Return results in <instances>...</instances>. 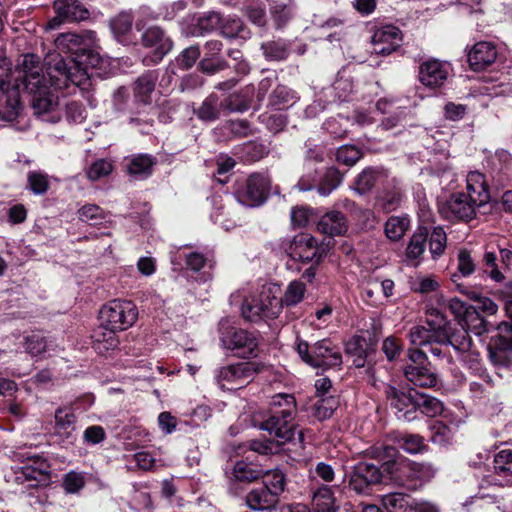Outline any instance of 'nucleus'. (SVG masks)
<instances>
[{
  "instance_id": "obj_22",
  "label": "nucleus",
  "mask_w": 512,
  "mask_h": 512,
  "mask_svg": "<svg viewBox=\"0 0 512 512\" xmlns=\"http://www.w3.org/2000/svg\"><path fill=\"white\" fill-rule=\"evenodd\" d=\"M48 475V465L40 457L33 460V464L25 465L17 472L16 481L24 485L27 482L28 488L38 487Z\"/></svg>"
},
{
  "instance_id": "obj_55",
  "label": "nucleus",
  "mask_w": 512,
  "mask_h": 512,
  "mask_svg": "<svg viewBox=\"0 0 512 512\" xmlns=\"http://www.w3.org/2000/svg\"><path fill=\"white\" fill-rule=\"evenodd\" d=\"M24 348L32 357H37L46 351L47 341L44 336L33 333L24 338Z\"/></svg>"
},
{
  "instance_id": "obj_2",
  "label": "nucleus",
  "mask_w": 512,
  "mask_h": 512,
  "mask_svg": "<svg viewBox=\"0 0 512 512\" xmlns=\"http://www.w3.org/2000/svg\"><path fill=\"white\" fill-rule=\"evenodd\" d=\"M280 288L276 285L263 286L258 295L246 299L242 305V315L249 321L262 318H276L282 311L279 299Z\"/></svg>"
},
{
  "instance_id": "obj_23",
  "label": "nucleus",
  "mask_w": 512,
  "mask_h": 512,
  "mask_svg": "<svg viewBox=\"0 0 512 512\" xmlns=\"http://www.w3.org/2000/svg\"><path fill=\"white\" fill-rule=\"evenodd\" d=\"M317 230L328 236L344 235L348 230V221L342 212L331 210L321 216Z\"/></svg>"
},
{
  "instance_id": "obj_19",
  "label": "nucleus",
  "mask_w": 512,
  "mask_h": 512,
  "mask_svg": "<svg viewBox=\"0 0 512 512\" xmlns=\"http://www.w3.org/2000/svg\"><path fill=\"white\" fill-rule=\"evenodd\" d=\"M496 46L491 42L476 43L468 53V62L472 70L482 71L493 64L497 58Z\"/></svg>"
},
{
  "instance_id": "obj_20",
  "label": "nucleus",
  "mask_w": 512,
  "mask_h": 512,
  "mask_svg": "<svg viewBox=\"0 0 512 512\" xmlns=\"http://www.w3.org/2000/svg\"><path fill=\"white\" fill-rule=\"evenodd\" d=\"M55 435L65 444H72L75 439L76 416L72 409L64 407L55 411Z\"/></svg>"
},
{
  "instance_id": "obj_35",
  "label": "nucleus",
  "mask_w": 512,
  "mask_h": 512,
  "mask_svg": "<svg viewBox=\"0 0 512 512\" xmlns=\"http://www.w3.org/2000/svg\"><path fill=\"white\" fill-rule=\"evenodd\" d=\"M155 163L151 155L139 154L129 161L127 171L130 175L146 178L151 175Z\"/></svg>"
},
{
  "instance_id": "obj_12",
  "label": "nucleus",
  "mask_w": 512,
  "mask_h": 512,
  "mask_svg": "<svg viewBox=\"0 0 512 512\" xmlns=\"http://www.w3.org/2000/svg\"><path fill=\"white\" fill-rule=\"evenodd\" d=\"M383 391L387 402L399 420L411 422L417 419L415 406L417 391L406 392L391 384H383Z\"/></svg>"
},
{
  "instance_id": "obj_57",
  "label": "nucleus",
  "mask_w": 512,
  "mask_h": 512,
  "mask_svg": "<svg viewBox=\"0 0 512 512\" xmlns=\"http://www.w3.org/2000/svg\"><path fill=\"white\" fill-rule=\"evenodd\" d=\"M341 181V173L336 168L330 167L325 172L323 183L319 186L318 192L323 196H327L339 186Z\"/></svg>"
},
{
  "instance_id": "obj_60",
  "label": "nucleus",
  "mask_w": 512,
  "mask_h": 512,
  "mask_svg": "<svg viewBox=\"0 0 512 512\" xmlns=\"http://www.w3.org/2000/svg\"><path fill=\"white\" fill-rule=\"evenodd\" d=\"M361 157V151L352 145L341 146L336 152L337 161L347 166H353Z\"/></svg>"
},
{
  "instance_id": "obj_62",
  "label": "nucleus",
  "mask_w": 512,
  "mask_h": 512,
  "mask_svg": "<svg viewBox=\"0 0 512 512\" xmlns=\"http://www.w3.org/2000/svg\"><path fill=\"white\" fill-rule=\"evenodd\" d=\"M221 23L222 17L219 13L209 12L198 19L197 28L201 34L208 33L220 29Z\"/></svg>"
},
{
  "instance_id": "obj_63",
  "label": "nucleus",
  "mask_w": 512,
  "mask_h": 512,
  "mask_svg": "<svg viewBox=\"0 0 512 512\" xmlns=\"http://www.w3.org/2000/svg\"><path fill=\"white\" fill-rule=\"evenodd\" d=\"M113 170V165L110 161L105 159H100L95 161L91 166L88 168L86 174L87 177L92 180L96 181L99 180L102 177H105L109 175Z\"/></svg>"
},
{
  "instance_id": "obj_58",
  "label": "nucleus",
  "mask_w": 512,
  "mask_h": 512,
  "mask_svg": "<svg viewBox=\"0 0 512 512\" xmlns=\"http://www.w3.org/2000/svg\"><path fill=\"white\" fill-rule=\"evenodd\" d=\"M411 344L415 346H428L434 342V332L425 326H415L409 331Z\"/></svg>"
},
{
  "instance_id": "obj_21",
  "label": "nucleus",
  "mask_w": 512,
  "mask_h": 512,
  "mask_svg": "<svg viewBox=\"0 0 512 512\" xmlns=\"http://www.w3.org/2000/svg\"><path fill=\"white\" fill-rule=\"evenodd\" d=\"M467 196L478 206H484L491 199L490 189L486 177L479 171H471L466 177Z\"/></svg>"
},
{
  "instance_id": "obj_59",
  "label": "nucleus",
  "mask_w": 512,
  "mask_h": 512,
  "mask_svg": "<svg viewBox=\"0 0 512 512\" xmlns=\"http://www.w3.org/2000/svg\"><path fill=\"white\" fill-rule=\"evenodd\" d=\"M85 485L83 473L69 471L63 476L62 487L68 494L78 493Z\"/></svg>"
},
{
  "instance_id": "obj_36",
  "label": "nucleus",
  "mask_w": 512,
  "mask_h": 512,
  "mask_svg": "<svg viewBox=\"0 0 512 512\" xmlns=\"http://www.w3.org/2000/svg\"><path fill=\"white\" fill-rule=\"evenodd\" d=\"M416 415L418 416V412L428 417H435L442 413L443 404L440 400L435 397L416 393Z\"/></svg>"
},
{
  "instance_id": "obj_56",
  "label": "nucleus",
  "mask_w": 512,
  "mask_h": 512,
  "mask_svg": "<svg viewBox=\"0 0 512 512\" xmlns=\"http://www.w3.org/2000/svg\"><path fill=\"white\" fill-rule=\"evenodd\" d=\"M493 341L494 346L500 351H512V325L507 322L501 323Z\"/></svg>"
},
{
  "instance_id": "obj_11",
  "label": "nucleus",
  "mask_w": 512,
  "mask_h": 512,
  "mask_svg": "<svg viewBox=\"0 0 512 512\" xmlns=\"http://www.w3.org/2000/svg\"><path fill=\"white\" fill-rule=\"evenodd\" d=\"M52 7L55 16L46 24L50 30L64 23H79L90 17L88 8L80 0H55Z\"/></svg>"
},
{
  "instance_id": "obj_52",
  "label": "nucleus",
  "mask_w": 512,
  "mask_h": 512,
  "mask_svg": "<svg viewBox=\"0 0 512 512\" xmlns=\"http://www.w3.org/2000/svg\"><path fill=\"white\" fill-rule=\"evenodd\" d=\"M447 237L441 227H435L429 237V249L434 259L441 256L446 249Z\"/></svg>"
},
{
  "instance_id": "obj_49",
  "label": "nucleus",
  "mask_w": 512,
  "mask_h": 512,
  "mask_svg": "<svg viewBox=\"0 0 512 512\" xmlns=\"http://www.w3.org/2000/svg\"><path fill=\"white\" fill-rule=\"evenodd\" d=\"M437 344H449L456 351L465 353L471 349L472 340L467 331L462 329L459 332L453 334H450V332L448 331V340H445L443 342H437Z\"/></svg>"
},
{
  "instance_id": "obj_47",
  "label": "nucleus",
  "mask_w": 512,
  "mask_h": 512,
  "mask_svg": "<svg viewBox=\"0 0 512 512\" xmlns=\"http://www.w3.org/2000/svg\"><path fill=\"white\" fill-rule=\"evenodd\" d=\"M133 15L130 12H121L110 20V28L116 37L126 36L133 27Z\"/></svg>"
},
{
  "instance_id": "obj_15",
  "label": "nucleus",
  "mask_w": 512,
  "mask_h": 512,
  "mask_svg": "<svg viewBox=\"0 0 512 512\" xmlns=\"http://www.w3.org/2000/svg\"><path fill=\"white\" fill-rule=\"evenodd\" d=\"M287 254L294 260H300L302 262H311L318 256V243L316 239L310 235L301 233L296 235L285 248Z\"/></svg>"
},
{
  "instance_id": "obj_44",
  "label": "nucleus",
  "mask_w": 512,
  "mask_h": 512,
  "mask_svg": "<svg viewBox=\"0 0 512 512\" xmlns=\"http://www.w3.org/2000/svg\"><path fill=\"white\" fill-rule=\"evenodd\" d=\"M338 405L337 398L333 396L322 397L313 406V416L319 421H324L333 415Z\"/></svg>"
},
{
  "instance_id": "obj_45",
  "label": "nucleus",
  "mask_w": 512,
  "mask_h": 512,
  "mask_svg": "<svg viewBox=\"0 0 512 512\" xmlns=\"http://www.w3.org/2000/svg\"><path fill=\"white\" fill-rule=\"evenodd\" d=\"M399 448L409 454H417L426 450L423 437L415 434H401L396 438Z\"/></svg>"
},
{
  "instance_id": "obj_31",
  "label": "nucleus",
  "mask_w": 512,
  "mask_h": 512,
  "mask_svg": "<svg viewBox=\"0 0 512 512\" xmlns=\"http://www.w3.org/2000/svg\"><path fill=\"white\" fill-rule=\"evenodd\" d=\"M428 232L425 228H419L410 238L406 248V260L413 266L420 263V259L425 252Z\"/></svg>"
},
{
  "instance_id": "obj_40",
  "label": "nucleus",
  "mask_w": 512,
  "mask_h": 512,
  "mask_svg": "<svg viewBox=\"0 0 512 512\" xmlns=\"http://www.w3.org/2000/svg\"><path fill=\"white\" fill-rule=\"evenodd\" d=\"M455 430L456 426L451 427L442 421H434L430 425V440L441 446L447 445L452 441Z\"/></svg>"
},
{
  "instance_id": "obj_32",
  "label": "nucleus",
  "mask_w": 512,
  "mask_h": 512,
  "mask_svg": "<svg viewBox=\"0 0 512 512\" xmlns=\"http://www.w3.org/2000/svg\"><path fill=\"white\" fill-rule=\"evenodd\" d=\"M233 477L239 482H253L263 475V469L260 465L249 461V458L238 460L233 466Z\"/></svg>"
},
{
  "instance_id": "obj_53",
  "label": "nucleus",
  "mask_w": 512,
  "mask_h": 512,
  "mask_svg": "<svg viewBox=\"0 0 512 512\" xmlns=\"http://www.w3.org/2000/svg\"><path fill=\"white\" fill-rule=\"evenodd\" d=\"M28 188L36 195H43L49 189L47 174L40 171H30L27 175Z\"/></svg>"
},
{
  "instance_id": "obj_50",
  "label": "nucleus",
  "mask_w": 512,
  "mask_h": 512,
  "mask_svg": "<svg viewBox=\"0 0 512 512\" xmlns=\"http://www.w3.org/2000/svg\"><path fill=\"white\" fill-rule=\"evenodd\" d=\"M220 32L224 37L227 38L245 37V28L243 26V23L239 18L236 17L228 16L226 18H222Z\"/></svg>"
},
{
  "instance_id": "obj_4",
  "label": "nucleus",
  "mask_w": 512,
  "mask_h": 512,
  "mask_svg": "<svg viewBox=\"0 0 512 512\" xmlns=\"http://www.w3.org/2000/svg\"><path fill=\"white\" fill-rule=\"evenodd\" d=\"M295 345L300 358L314 368L328 369L342 364L339 349L327 339L317 341L310 347L306 341L297 338Z\"/></svg>"
},
{
  "instance_id": "obj_10",
  "label": "nucleus",
  "mask_w": 512,
  "mask_h": 512,
  "mask_svg": "<svg viewBox=\"0 0 512 512\" xmlns=\"http://www.w3.org/2000/svg\"><path fill=\"white\" fill-rule=\"evenodd\" d=\"M54 43L59 52L75 55L78 59L85 51L98 47V38L95 31L82 30L79 33H62Z\"/></svg>"
},
{
  "instance_id": "obj_41",
  "label": "nucleus",
  "mask_w": 512,
  "mask_h": 512,
  "mask_svg": "<svg viewBox=\"0 0 512 512\" xmlns=\"http://www.w3.org/2000/svg\"><path fill=\"white\" fill-rule=\"evenodd\" d=\"M305 292L306 287L304 283L298 280L290 282L284 292L283 297L279 298L282 307H292L297 305L304 299Z\"/></svg>"
},
{
  "instance_id": "obj_48",
  "label": "nucleus",
  "mask_w": 512,
  "mask_h": 512,
  "mask_svg": "<svg viewBox=\"0 0 512 512\" xmlns=\"http://www.w3.org/2000/svg\"><path fill=\"white\" fill-rule=\"evenodd\" d=\"M494 472L501 477L512 475V450L504 449L494 457Z\"/></svg>"
},
{
  "instance_id": "obj_14",
  "label": "nucleus",
  "mask_w": 512,
  "mask_h": 512,
  "mask_svg": "<svg viewBox=\"0 0 512 512\" xmlns=\"http://www.w3.org/2000/svg\"><path fill=\"white\" fill-rule=\"evenodd\" d=\"M450 71L449 63L430 59L419 66V81L429 88H439L447 81Z\"/></svg>"
},
{
  "instance_id": "obj_61",
  "label": "nucleus",
  "mask_w": 512,
  "mask_h": 512,
  "mask_svg": "<svg viewBox=\"0 0 512 512\" xmlns=\"http://www.w3.org/2000/svg\"><path fill=\"white\" fill-rule=\"evenodd\" d=\"M439 283L433 276H417L411 283L414 292L427 294L436 291Z\"/></svg>"
},
{
  "instance_id": "obj_38",
  "label": "nucleus",
  "mask_w": 512,
  "mask_h": 512,
  "mask_svg": "<svg viewBox=\"0 0 512 512\" xmlns=\"http://www.w3.org/2000/svg\"><path fill=\"white\" fill-rule=\"evenodd\" d=\"M410 226V219L406 216H391L385 224V234L391 241L400 240Z\"/></svg>"
},
{
  "instance_id": "obj_18",
  "label": "nucleus",
  "mask_w": 512,
  "mask_h": 512,
  "mask_svg": "<svg viewBox=\"0 0 512 512\" xmlns=\"http://www.w3.org/2000/svg\"><path fill=\"white\" fill-rule=\"evenodd\" d=\"M145 47L153 48L152 61L157 63L172 49V41L159 27H150L142 35Z\"/></svg>"
},
{
  "instance_id": "obj_54",
  "label": "nucleus",
  "mask_w": 512,
  "mask_h": 512,
  "mask_svg": "<svg viewBox=\"0 0 512 512\" xmlns=\"http://www.w3.org/2000/svg\"><path fill=\"white\" fill-rule=\"evenodd\" d=\"M79 220L90 225H98L104 220V211L97 205L87 204L78 210Z\"/></svg>"
},
{
  "instance_id": "obj_30",
  "label": "nucleus",
  "mask_w": 512,
  "mask_h": 512,
  "mask_svg": "<svg viewBox=\"0 0 512 512\" xmlns=\"http://www.w3.org/2000/svg\"><path fill=\"white\" fill-rule=\"evenodd\" d=\"M269 413L284 418L295 419L297 414V403L294 395L279 393L272 396L269 405Z\"/></svg>"
},
{
  "instance_id": "obj_27",
  "label": "nucleus",
  "mask_w": 512,
  "mask_h": 512,
  "mask_svg": "<svg viewBox=\"0 0 512 512\" xmlns=\"http://www.w3.org/2000/svg\"><path fill=\"white\" fill-rule=\"evenodd\" d=\"M405 378L414 386L432 388L437 384V375L424 365L408 364L404 367Z\"/></svg>"
},
{
  "instance_id": "obj_46",
  "label": "nucleus",
  "mask_w": 512,
  "mask_h": 512,
  "mask_svg": "<svg viewBox=\"0 0 512 512\" xmlns=\"http://www.w3.org/2000/svg\"><path fill=\"white\" fill-rule=\"evenodd\" d=\"M82 62L77 59H70L69 85L73 84L81 89H86L90 74Z\"/></svg>"
},
{
  "instance_id": "obj_37",
  "label": "nucleus",
  "mask_w": 512,
  "mask_h": 512,
  "mask_svg": "<svg viewBox=\"0 0 512 512\" xmlns=\"http://www.w3.org/2000/svg\"><path fill=\"white\" fill-rule=\"evenodd\" d=\"M261 478H263L264 483L262 487L269 489V492L279 499L280 494L284 492L286 487L285 474L279 469L263 470Z\"/></svg>"
},
{
  "instance_id": "obj_29",
  "label": "nucleus",
  "mask_w": 512,
  "mask_h": 512,
  "mask_svg": "<svg viewBox=\"0 0 512 512\" xmlns=\"http://www.w3.org/2000/svg\"><path fill=\"white\" fill-rule=\"evenodd\" d=\"M253 97V88L246 86L234 93L229 94L223 101L221 107L228 112L242 113L250 108Z\"/></svg>"
},
{
  "instance_id": "obj_6",
  "label": "nucleus",
  "mask_w": 512,
  "mask_h": 512,
  "mask_svg": "<svg viewBox=\"0 0 512 512\" xmlns=\"http://www.w3.org/2000/svg\"><path fill=\"white\" fill-rule=\"evenodd\" d=\"M138 318V309L130 300L114 299L102 306L100 320L108 327L124 331L131 327Z\"/></svg>"
},
{
  "instance_id": "obj_5",
  "label": "nucleus",
  "mask_w": 512,
  "mask_h": 512,
  "mask_svg": "<svg viewBox=\"0 0 512 512\" xmlns=\"http://www.w3.org/2000/svg\"><path fill=\"white\" fill-rule=\"evenodd\" d=\"M261 368V364L257 362H236L215 369L214 380L223 390L240 389L250 383Z\"/></svg>"
},
{
  "instance_id": "obj_9",
  "label": "nucleus",
  "mask_w": 512,
  "mask_h": 512,
  "mask_svg": "<svg viewBox=\"0 0 512 512\" xmlns=\"http://www.w3.org/2000/svg\"><path fill=\"white\" fill-rule=\"evenodd\" d=\"M480 207L464 192H459L440 203L438 209L440 215L446 220L469 222L475 218L476 211Z\"/></svg>"
},
{
  "instance_id": "obj_28",
  "label": "nucleus",
  "mask_w": 512,
  "mask_h": 512,
  "mask_svg": "<svg viewBox=\"0 0 512 512\" xmlns=\"http://www.w3.org/2000/svg\"><path fill=\"white\" fill-rule=\"evenodd\" d=\"M245 501L251 510L261 512L274 509L279 499L269 492V489L259 487L248 492Z\"/></svg>"
},
{
  "instance_id": "obj_42",
  "label": "nucleus",
  "mask_w": 512,
  "mask_h": 512,
  "mask_svg": "<svg viewBox=\"0 0 512 512\" xmlns=\"http://www.w3.org/2000/svg\"><path fill=\"white\" fill-rule=\"evenodd\" d=\"M357 470L366 479L368 484L375 485L381 482H386V471H384V463L378 467L372 463L360 462L355 465Z\"/></svg>"
},
{
  "instance_id": "obj_24",
  "label": "nucleus",
  "mask_w": 512,
  "mask_h": 512,
  "mask_svg": "<svg viewBox=\"0 0 512 512\" xmlns=\"http://www.w3.org/2000/svg\"><path fill=\"white\" fill-rule=\"evenodd\" d=\"M340 503L334 495L333 487L321 485L312 494L311 512H339Z\"/></svg>"
},
{
  "instance_id": "obj_17",
  "label": "nucleus",
  "mask_w": 512,
  "mask_h": 512,
  "mask_svg": "<svg viewBox=\"0 0 512 512\" xmlns=\"http://www.w3.org/2000/svg\"><path fill=\"white\" fill-rule=\"evenodd\" d=\"M260 428L267 431L277 445H280L293 439L295 423L294 419L269 413V417L261 423Z\"/></svg>"
},
{
  "instance_id": "obj_26",
  "label": "nucleus",
  "mask_w": 512,
  "mask_h": 512,
  "mask_svg": "<svg viewBox=\"0 0 512 512\" xmlns=\"http://www.w3.org/2000/svg\"><path fill=\"white\" fill-rule=\"evenodd\" d=\"M118 332L119 331L101 322V324L94 329L91 336L94 350L98 354H104L109 350H114L119 344Z\"/></svg>"
},
{
  "instance_id": "obj_51",
  "label": "nucleus",
  "mask_w": 512,
  "mask_h": 512,
  "mask_svg": "<svg viewBox=\"0 0 512 512\" xmlns=\"http://www.w3.org/2000/svg\"><path fill=\"white\" fill-rule=\"evenodd\" d=\"M376 180L377 172L372 168H366L357 176L354 190L358 194H365L374 187Z\"/></svg>"
},
{
  "instance_id": "obj_1",
  "label": "nucleus",
  "mask_w": 512,
  "mask_h": 512,
  "mask_svg": "<svg viewBox=\"0 0 512 512\" xmlns=\"http://www.w3.org/2000/svg\"><path fill=\"white\" fill-rule=\"evenodd\" d=\"M47 75L41 58L28 53L22 56L11 77L22 90L31 95V106L37 113L50 111L53 99L50 88L66 89L69 87L70 60L66 61L60 53H51L46 59Z\"/></svg>"
},
{
  "instance_id": "obj_34",
  "label": "nucleus",
  "mask_w": 512,
  "mask_h": 512,
  "mask_svg": "<svg viewBox=\"0 0 512 512\" xmlns=\"http://www.w3.org/2000/svg\"><path fill=\"white\" fill-rule=\"evenodd\" d=\"M157 81L155 72H148L140 76L134 84V95L136 99L144 104L151 101V94L154 92Z\"/></svg>"
},
{
  "instance_id": "obj_33",
  "label": "nucleus",
  "mask_w": 512,
  "mask_h": 512,
  "mask_svg": "<svg viewBox=\"0 0 512 512\" xmlns=\"http://www.w3.org/2000/svg\"><path fill=\"white\" fill-rule=\"evenodd\" d=\"M381 504L388 512H409L414 510V499L403 493H389L381 496Z\"/></svg>"
},
{
  "instance_id": "obj_7",
  "label": "nucleus",
  "mask_w": 512,
  "mask_h": 512,
  "mask_svg": "<svg viewBox=\"0 0 512 512\" xmlns=\"http://www.w3.org/2000/svg\"><path fill=\"white\" fill-rule=\"evenodd\" d=\"M386 481L389 480L397 486L415 490L422 484L419 464L400 457L384 462Z\"/></svg>"
},
{
  "instance_id": "obj_16",
  "label": "nucleus",
  "mask_w": 512,
  "mask_h": 512,
  "mask_svg": "<svg viewBox=\"0 0 512 512\" xmlns=\"http://www.w3.org/2000/svg\"><path fill=\"white\" fill-rule=\"evenodd\" d=\"M372 50L379 55H389L400 47L402 33L393 25H386L377 29L372 36Z\"/></svg>"
},
{
  "instance_id": "obj_8",
  "label": "nucleus",
  "mask_w": 512,
  "mask_h": 512,
  "mask_svg": "<svg viewBox=\"0 0 512 512\" xmlns=\"http://www.w3.org/2000/svg\"><path fill=\"white\" fill-rule=\"evenodd\" d=\"M270 180L260 173L251 174L235 190L237 201L247 207H256L265 202L269 195Z\"/></svg>"
},
{
  "instance_id": "obj_43",
  "label": "nucleus",
  "mask_w": 512,
  "mask_h": 512,
  "mask_svg": "<svg viewBox=\"0 0 512 512\" xmlns=\"http://www.w3.org/2000/svg\"><path fill=\"white\" fill-rule=\"evenodd\" d=\"M346 353L355 356L353 364L360 368L365 365L367 357L366 341L364 338L355 336L346 343Z\"/></svg>"
},
{
  "instance_id": "obj_25",
  "label": "nucleus",
  "mask_w": 512,
  "mask_h": 512,
  "mask_svg": "<svg viewBox=\"0 0 512 512\" xmlns=\"http://www.w3.org/2000/svg\"><path fill=\"white\" fill-rule=\"evenodd\" d=\"M426 324L434 332V342L448 340L449 323L444 315L442 307L427 305Z\"/></svg>"
},
{
  "instance_id": "obj_3",
  "label": "nucleus",
  "mask_w": 512,
  "mask_h": 512,
  "mask_svg": "<svg viewBox=\"0 0 512 512\" xmlns=\"http://www.w3.org/2000/svg\"><path fill=\"white\" fill-rule=\"evenodd\" d=\"M220 343L222 348L229 350L239 358H255L259 354V335L242 328L221 324Z\"/></svg>"
},
{
  "instance_id": "obj_39",
  "label": "nucleus",
  "mask_w": 512,
  "mask_h": 512,
  "mask_svg": "<svg viewBox=\"0 0 512 512\" xmlns=\"http://www.w3.org/2000/svg\"><path fill=\"white\" fill-rule=\"evenodd\" d=\"M221 110L223 108L219 97L212 93L203 101L196 114L203 121H214L219 117Z\"/></svg>"
},
{
  "instance_id": "obj_13",
  "label": "nucleus",
  "mask_w": 512,
  "mask_h": 512,
  "mask_svg": "<svg viewBox=\"0 0 512 512\" xmlns=\"http://www.w3.org/2000/svg\"><path fill=\"white\" fill-rule=\"evenodd\" d=\"M3 76H7V69L0 66V118L13 121L20 111L19 89L15 81L11 84Z\"/></svg>"
},
{
  "instance_id": "obj_64",
  "label": "nucleus",
  "mask_w": 512,
  "mask_h": 512,
  "mask_svg": "<svg viewBox=\"0 0 512 512\" xmlns=\"http://www.w3.org/2000/svg\"><path fill=\"white\" fill-rule=\"evenodd\" d=\"M459 273L464 276H470L475 271V261L472 258L471 252L467 249H460L457 256Z\"/></svg>"
}]
</instances>
